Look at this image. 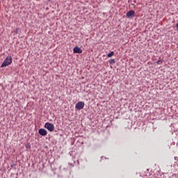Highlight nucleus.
<instances>
[{"instance_id":"nucleus-11","label":"nucleus","mask_w":178,"mask_h":178,"mask_svg":"<svg viewBox=\"0 0 178 178\" xmlns=\"http://www.w3.org/2000/svg\"><path fill=\"white\" fill-rule=\"evenodd\" d=\"M175 161H178V157H177V156H175Z\"/></svg>"},{"instance_id":"nucleus-5","label":"nucleus","mask_w":178,"mask_h":178,"mask_svg":"<svg viewBox=\"0 0 178 178\" xmlns=\"http://www.w3.org/2000/svg\"><path fill=\"white\" fill-rule=\"evenodd\" d=\"M73 51L74 54H81L83 52V50H81L79 47H75Z\"/></svg>"},{"instance_id":"nucleus-1","label":"nucleus","mask_w":178,"mask_h":178,"mask_svg":"<svg viewBox=\"0 0 178 178\" xmlns=\"http://www.w3.org/2000/svg\"><path fill=\"white\" fill-rule=\"evenodd\" d=\"M12 63V56H8L4 60L3 63L1 65V67H6V66H9Z\"/></svg>"},{"instance_id":"nucleus-6","label":"nucleus","mask_w":178,"mask_h":178,"mask_svg":"<svg viewBox=\"0 0 178 178\" xmlns=\"http://www.w3.org/2000/svg\"><path fill=\"white\" fill-rule=\"evenodd\" d=\"M134 15H135V12L134 10H129L127 13V17H134Z\"/></svg>"},{"instance_id":"nucleus-9","label":"nucleus","mask_w":178,"mask_h":178,"mask_svg":"<svg viewBox=\"0 0 178 178\" xmlns=\"http://www.w3.org/2000/svg\"><path fill=\"white\" fill-rule=\"evenodd\" d=\"M156 63L158 65H161V63H162V60H159L158 61H156Z\"/></svg>"},{"instance_id":"nucleus-8","label":"nucleus","mask_w":178,"mask_h":178,"mask_svg":"<svg viewBox=\"0 0 178 178\" xmlns=\"http://www.w3.org/2000/svg\"><path fill=\"white\" fill-rule=\"evenodd\" d=\"M109 63H110V65H113V63H115V59H111V60L109 61Z\"/></svg>"},{"instance_id":"nucleus-4","label":"nucleus","mask_w":178,"mask_h":178,"mask_svg":"<svg viewBox=\"0 0 178 178\" xmlns=\"http://www.w3.org/2000/svg\"><path fill=\"white\" fill-rule=\"evenodd\" d=\"M38 133L40 136H47V134H48V132H47V130L45 129H39Z\"/></svg>"},{"instance_id":"nucleus-12","label":"nucleus","mask_w":178,"mask_h":178,"mask_svg":"<svg viewBox=\"0 0 178 178\" xmlns=\"http://www.w3.org/2000/svg\"><path fill=\"white\" fill-rule=\"evenodd\" d=\"M176 26H177V31H178V23L176 24Z\"/></svg>"},{"instance_id":"nucleus-7","label":"nucleus","mask_w":178,"mask_h":178,"mask_svg":"<svg viewBox=\"0 0 178 178\" xmlns=\"http://www.w3.org/2000/svg\"><path fill=\"white\" fill-rule=\"evenodd\" d=\"M113 55H115V52L111 51V53H108L107 56L108 58H112V56H113Z\"/></svg>"},{"instance_id":"nucleus-10","label":"nucleus","mask_w":178,"mask_h":178,"mask_svg":"<svg viewBox=\"0 0 178 178\" xmlns=\"http://www.w3.org/2000/svg\"><path fill=\"white\" fill-rule=\"evenodd\" d=\"M15 34H17L19 33V29H16L15 31Z\"/></svg>"},{"instance_id":"nucleus-3","label":"nucleus","mask_w":178,"mask_h":178,"mask_svg":"<svg viewBox=\"0 0 178 178\" xmlns=\"http://www.w3.org/2000/svg\"><path fill=\"white\" fill-rule=\"evenodd\" d=\"M84 105H86V104H84L83 102H79L76 104L75 108L78 109V111H81V109L84 108Z\"/></svg>"},{"instance_id":"nucleus-2","label":"nucleus","mask_w":178,"mask_h":178,"mask_svg":"<svg viewBox=\"0 0 178 178\" xmlns=\"http://www.w3.org/2000/svg\"><path fill=\"white\" fill-rule=\"evenodd\" d=\"M44 129H47L49 131L52 132L54 130H55V126H54V124L46 122L44 124Z\"/></svg>"},{"instance_id":"nucleus-13","label":"nucleus","mask_w":178,"mask_h":178,"mask_svg":"<svg viewBox=\"0 0 178 178\" xmlns=\"http://www.w3.org/2000/svg\"><path fill=\"white\" fill-rule=\"evenodd\" d=\"M26 147L28 148V147H29V145H26Z\"/></svg>"}]
</instances>
